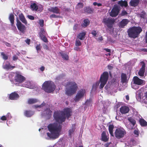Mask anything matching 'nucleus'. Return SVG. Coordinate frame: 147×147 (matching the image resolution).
Segmentation results:
<instances>
[{
	"label": "nucleus",
	"mask_w": 147,
	"mask_h": 147,
	"mask_svg": "<svg viewBox=\"0 0 147 147\" xmlns=\"http://www.w3.org/2000/svg\"><path fill=\"white\" fill-rule=\"evenodd\" d=\"M107 67L110 70L112 69L113 68V66L110 65H109L107 66Z\"/></svg>",
	"instance_id": "bf43d9fd"
},
{
	"label": "nucleus",
	"mask_w": 147,
	"mask_h": 147,
	"mask_svg": "<svg viewBox=\"0 0 147 147\" xmlns=\"http://www.w3.org/2000/svg\"><path fill=\"white\" fill-rule=\"evenodd\" d=\"M142 31V29L140 27H132L129 29L128 34L130 37L135 38L138 37Z\"/></svg>",
	"instance_id": "20e7f679"
},
{
	"label": "nucleus",
	"mask_w": 147,
	"mask_h": 147,
	"mask_svg": "<svg viewBox=\"0 0 147 147\" xmlns=\"http://www.w3.org/2000/svg\"><path fill=\"white\" fill-rule=\"evenodd\" d=\"M36 50L38 51V50H39L40 49V45H37L36 47Z\"/></svg>",
	"instance_id": "338daca9"
},
{
	"label": "nucleus",
	"mask_w": 147,
	"mask_h": 147,
	"mask_svg": "<svg viewBox=\"0 0 147 147\" xmlns=\"http://www.w3.org/2000/svg\"><path fill=\"white\" fill-rule=\"evenodd\" d=\"M1 55L2 56L3 58L5 60H6L8 59V57L6 55L4 52L1 53Z\"/></svg>",
	"instance_id": "e433bc0d"
},
{
	"label": "nucleus",
	"mask_w": 147,
	"mask_h": 147,
	"mask_svg": "<svg viewBox=\"0 0 147 147\" xmlns=\"http://www.w3.org/2000/svg\"><path fill=\"white\" fill-rule=\"evenodd\" d=\"M102 22L109 28L112 27L114 20L113 19L105 18L103 19Z\"/></svg>",
	"instance_id": "6e6552de"
},
{
	"label": "nucleus",
	"mask_w": 147,
	"mask_h": 147,
	"mask_svg": "<svg viewBox=\"0 0 147 147\" xmlns=\"http://www.w3.org/2000/svg\"><path fill=\"white\" fill-rule=\"evenodd\" d=\"M127 12L125 10H123L121 12V15L122 16H124L127 15Z\"/></svg>",
	"instance_id": "5fc2aeb1"
},
{
	"label": "nucleus",
	"mask_w": 147,
	"mask_h": 147,
	"mask_svg": "<svg viewBox=\"0 0 147 147\" xmlns=\"http://www.w3.org/2000/svg\"><path fill=\"white\" fill-rule=\"evenodd\" d=\"M83 5L82 3H78V4L77 7L78 8H81V7H83Z\"/></svg>",
	"instance_id": "603ef678"
},
{
	"label": "nucleus",
	"mask_w": 147,
	"mask_h": 147,
	"mask_svg": "<svg viewBox=\"0 0 147 147\" xmlns=\"http://www.w3.org/2000/svg\"><path fill=\"white\" fill-rule=\"evenodd\" d=\"M129 110V108L127 106H122L120 109V112L122 114L127 113Z\"/></svg>",
	"instance_id": "dca6fc26"
},
{
	"label": "nucleus",
	"mask_w": 147,
	"mask_h": 147,
	"mask_svg": "<svg viewBox=\"0 0 147 147\" xmlns=\"http://www.w3.org/2000/svg\"><path fill=\"white\" fill-rule=\"evenodd\" d=\"M50 17L51 18H56L57 16L55 14H52L50 15Z\"/></svg>",
	"instance_id": "4d7b16f0"
},
{
	"label": "nucleus",
	"mask_w": 147,
	"mask_h": 147,
	"mask_svg": "<svg viewBox=\"0 0 147 147\" xmlns=\"http://www.w3.org/2000/svg\"><path fill=\"white\" fill-rule=\"evenodd\" d=\"M138 75L140 76V77L142 78H143L144 77L146 76V74H145V76H144V74H138Z\"/></svg>",
	"instance_id": "13d9d810"
},
{
	"label": "nucleus",
	"mask_w": 147,
	"mask_h": 147,
	"mask_svg": "<svg viewBox=\"0 0 147 147\" xmlns=\"http://www.w3.org/2000/svg\"><path fill=\"white\" fill-rule=\"evenodd\" d=\"M75 45L76 46H80L81 45V43L79 40H76Z\"/></svg>",
	"instance_id": "a19ab883"
},
{
	"label": "nucleus",
	"mask_w": 147,
	"mask_h": 147,
	"mask_svg": "<svg viewBox=\"0 0 147 147\" xmlns=\"http://www.w3.org/2000/svg\"><path fill=\"white\" fill-rule=\"evenodd\" d=\"M26 80V78L22 75L21 74H16L15 77V80L16 82L19 83H22Z\"/></svg>",
	"instance_id": "1a4fd4ad"
},
{
	"label": "nucleus",
	"mask_w": 147,
	"mask_h": 147,
	"mask_svg": "<svg viewBox=\"0 0 147 147\" xmlns=\"http://www.w3.org/2000/svg\"><path fill=\"white\" fill-rule=\"evenodd\" d=\"M126 134V132L124 129L118 128L116 129L114 135L116 138L119 139L123 138Z\"/></svg>",
	"instance_id": "39448f33"
},
{
	"label": "nucleus",
	"mask_w": 147,
	"mask_h": 147,
	"mask_svg": "<svg viewBox=\"0 0 147 147\" xmlns=\"http://www.w3.org/2000/svg\"><path fill=\"white\" fill-rule=\"evenodd\" d=\"M109 74H102L100 76V82L99 88H103L107 81Z\"/></svg>",
	"instance_id": "423d86ee"
},
{
	"label": "nucleus",
	"mask_w": 147,
	"mask_h": 147,
	"mask_svg": "<svg viewBox=\"0 0 147 147\" xmlns=\"http://www.w3.org/2000/svg\"><path fill=\"white\" fill-rule=\"evenodd\" d=\"M129 20L127 19H123L120 23L119 26L121 28H123L126 26L129 22Z\"/></svg>",
	"instance_id": "a211bd4d"
},
{
	"label": "nucleus",
	"mask_w": 147,
	"mask_h": 147,
	"mask_svg": "<svg viewBox=\"0 0 147 147\" xmlns=\"http://www.w3.org/2000/svg\"><path fill=\"white\" fill-rule=\"evenodd\" d=\"M65 113V116L67 119H68L71 116V111L70 109L69 108H67L64 109L63 111Z\"/></svg>",
	"instance_id": "aec40b11"
},
{
	"label": "nucleus",
	"mask_w": 147,
	"mask_h": 147,
	"mask_svg": "<svg viewBox=\"0 0 147 147\" xmlns=\"http://www.w3.org/2000/svg\"><path fill=\"white\" fill-rule=\"evenodd\" d=\"M1 119L3 121H5L7 119L6 116L3 115L1 117Z\"/></svg>",
	"instance_id": "de8ad7c7"
},
{
	"label": "nucleus",
	"mask_w": 147,
	"mask_h": 147,
	"mask_svg": "<svg viewBox=\"0 0 147 147\" xmlns=\"http://www.w3.org/2000/svg\"><path fill=\"white\" fill-rule=\"evenodd\" d=\"M61 56L62 58L66 60H67L69 59V56L67 54L62 53H61Z\"/></svg>",
	"instance_id": "f704fd0d"
},
{
	"label": "nucleus",
	"mask_w": 147,
	"mask_h": 147,
	"mask_svg": "<svg viewBox=\"0 0 147 147\" xmlns=\"http://www.w3.org/2000/svg\"><path fill=\"white\" fill-rule=\"evenodd\" d=\"M44 20H40L39 21V24L41 26H43Z\"/></svg>",
	"instance_id": "3c124183"
},
{
	"label": "nucleus",
	"mask_w": 147,
	"mask_h": 147,
	"mask_svg": "<svg viewBox=\"0 0 147 147\" xmlns=\"http://www.w3.org/2000/svg\"><path fill=\"white\" fill-rule=\"evenodd\" d=\"M56 88L54 83L51 81H45L42 84V89L47 93L53 92Z\"/></svg>",
	"instance_id": "f03ea898"
},
{
	"label": "nucleus",
	"mask_w": 147,
	"mask_h": 147,
	"mask_svg": "<svg viewBox=\"0 0 147 147\" xmlns=\"http://www.w3.org/2000/svg\"><path fill=\"white\" fill-rule=\"evenodd\" d=\"M33 11H36L38 9V6L35 3L32 4L30 5Z\"/></svg>",
	"instance_id": "2f4dec72"
},
{
	"label": "nucleus",
	"mask_w": 147,
	"mask_h": 147,
	"mask_svg": "<svg viewBox=\"0 0 147 147\" xmlns=\"http://www.w3.org/2000/svg\"><path fill=\"white\" fill-rule=\"evenodd\" d=\"M9 19L11 23L12 24V25H13V23H14V15L12 13L10 14L9 17Z\"/></svg>",
	"instance_id": "72a5a7b5"
},
{
	"label": "nucleus",
	"mask_w": 147,
	"mask_h": 147,
	"mask_svg": "<svg viewBox=\"0 0 147 147\" xmlns=\"http://www.w3.org/2000/svg\"><path fill=\"white\" fill-rule=\"evenodd\" d=\"M16 26L19 31L22 32H24L26 29V27L18 20L17 21Z\"/></svg>",
	"instance_id": "f8f14e48"
},
{
	"label": "nucleus",
	"mask_w": 147,
	"mask_h": 147,
	"mask_svg": "<svg viewBox=\"0 0 147 147\" xmlns=\"http://www.w3.org/2000/svg\"><path fill=\"white\" fill-rule=\"evenodd\" d=\"M98 41H101L102 40V36H101L99 38H98L96 39Z\"/></svg>",
	"instance_id": "0e129e2a"
},
{
	"label": "nucleus",
	"mask_w": 147,
	"mask_h": 147,
	"mask_svg": "<svg viewBox=\"0 0 147 147\" xmlns=\"http://www.w3.org/2000/svg\"><path fill=\"white\" fill-rule=\"evenodd\" d=\"M99 84L98 82H96L95 84H94L92 86L93 89H96L98 87Z\"/></svg>",
	"instance_id": "4c0bfd02"
},
{
	"label": "nucleus",
	"mask_w": 147,
	"mask_h": 147,
	"mask_svg": "<svg viewBox=\"0 0 147 147\" xmlns=\"http://www.w3.org/2000/svg\"><path fill=\"white\" fill-rule=\"evenodd\" d=\"M111 144V142L107 143L105 145V147H110V144Z\"/></svg>",
	"instance_id": "864d4df0"
},
{
	"label": "nucleus",
	"mask_w": 147,
	"mask_h": 147,
	"mask_svg": "<svg viewBox=\"0 0 147 147\" xmlns=\"http://www.w3.org/2000/svg\"><path fill=\"white\" fill-rule=\"evenodd\" d=\"M38 11H41L43 9V7L42 5H39L38 6Z\"/></svg>",
	"instance_id": "09e8293b"
},
{
	"label": "nucleus",
	"mask_w": 147,
	"mask_h": 147,
	"mask_svg": "<svg viewBox=\"0 0 147 147\" xmlns=\"http://www.w3.org/2000/svg\"><path fill=\"white\" fill-rule=\"evenodd\" d=\"M145 70V68H141L138 74H144Z\"/></svg>",
	"instance_id": "37998d69"
},
{
	"label": "nucleus",
	"mask_w": 147,
	"mask_h": 147,
	"mask_svg": "<svg viewBox=\"0 0 147 147\" xmlns=\"http://www.w3.org/2000/svg\"><path fill=\"white\" fill-rule=\"evenodd\" d=\"M75 124H72L71 128L69 131V135L70 138H72V135L74 134V132L75 130Z\"/></svg>",
	"instance_id": "f3484780"
},
{
	"label": "nucleus",
	"mask_w": 147,
	"mask_h": 147,
	"mask_svg": "<svg viewBox=\"0 0 147 147\" xmlns=\"http://www.w3.org/2000/svg\"><path fill=\"white\" fill-rule=\"evenodd\" d=\"M109 137L106 135V133L103 131L101 134V140L104 142H107L109 140Z\"/></svg>",
	"instance_id": "6ab92c4d"
},
{
	"label": "nucleus",
	"mask_w": 147,
	"mask_h": 147,
	"mask_svg": "<svg viewBox=\"0 0 147 147\" xmlns=\"http://www.w3.org/2000/svg\"><path fill=\"white\" fill-rule=\"evenodd\" d=\"M53 117L55 121L59 123H55L49 124L47 127L50 133L48 132L47 135L50 138L55 139L59 136L62 129L61 124L65 121L66 117L64 112L60 111H55L53 114Z\"/></svg>",
	"instance_id": "f257e3e1"
},
{
	"label": "nucleus",
	"mask_w": 147,
	"mask_h": 147,
	"mask_svg": "<svg viewBox=\"0 0 147 147\" xmlns=\"http://www.w3.org/2000/svg\"><path fill=\"white\" fill-rule=\"evenodd\" d=\"M30 41V40L29 39H27L26 40H25L26 42L28 45H29Z\"/></svg>",
	"instance_id": "680f3d73"
},
{
	"label": "nucleus",
	"mask_w": 147,
	"mask_h": 147,
	"mask_svg": "<svg viewBox=\"0 0 147 147\" xmlns=\"http://www.w3.org/2000/svg\"><path fill=\"white\" fill-rule=\"evenodd\" d=\"M140 64L142 66L141 68H145V64L143 61H142L140 62Z\"/></svg>",
	"instance_id": "a18cd8bd"
},
{
	"label": "nucleus",
	"mask_w": 147,
	"mask_h": 147,
	"mask_svg": "<svg viewBox=\"0 0 147 147\" xmlns=\"http://www.w3.org/2000/svg\"><path fill=\"white\" fill-rule=\"evenodd\" d=\"M93 5L94 6H97L98 7L101 6L102 5L100 3H98L97 2H94L93 3Z\"/></svg>",
	"instance_id": "49530a36"
},
{
	"label": "nucleus",
	"mask_w": 147,
	"mask_h": 147,
	"mask_svg": "<svg viewBox=\"0 0 147 147\" xmlns=\"http://www.w3.org/2000/svg\"><path fill=\"white\" fill-rule=\"evenodd\" d=\"M90 24V21L88 19H85L84 20V22L82 24V26L84 27L87 26Z\"/></svg>",
	"instance_id": "473e14b6"
},
{
	"label": "nucleus",
	"mask_w": 147,
	"mask_h": 147,
	"mask_svg": "<svg viewBox=\"0 0 147 147\" xmlns=\"http://www.w3.org/2000/svg\"><path fill=\"white\" fill-rule=\"evenodd\" d=\"M66 86L69 87L67 88L65 92L66 94L71 95L74 93L78 88L77 85L74 82H67Z\"/></svg>",
	"instance_id": "7ed1b4c3"
},
{
	"label": "nucleus",
	"mask_w": 147,
	"mask_h": 147,
	"mask_svg": "<svg viewBox=\"0 0 147 147\" xmlns=\"http://www.w3.org/2000/svg\"><path fill=\"white\" fill-rule=\"evenodd\" d=\"M18 59V57L14 55L13 56V60L15 61L17 60Z\"/></svg>",
	"instance_id": "052dcab7"
},
{
	"label": "nucleus",
	"mask_w": 147,
	"mask_h": 147,
	"mask_svg": "<svg viewBox=\"0 0 147 147\" xmlns=\"http://www.w3.org/2000/svg\"><path fill=\"white\" fill-rule=\"evenodd\" d=\"M49 9L50 11L54 13H59V9L58 7H51L49 8Z\"/></svg>",
	"instance_id": "393cba45"
},
{
	"label": "nucleus",
	"mask_w": 147,
	"mask_h": 147,
	"mask_svg": "<svg viewBox=\"0 0 147 147\" xmlns=\"http://www.w3.org/2000/svg\"><path fill=\"white\" fill-rule=\"evenodd\" d=\"M114 128V125L113 124H110L109 126V131L110 135L113 137H114V135L113 132V130Z\"/></svg>",
	"instance_id": "4be33fe9"
},
{
	"label": "nucleus",
	"mask_w": 147,
	"mask_h": 147,
	"mask_svg": "<svg viewBox=\"0 0 147 147\" xmlns=\"http://www.w3.org/2000/svg\"><path fill=\"white\" fill-rule=\"evenodd\" d=\"M5 44L7 47H10L11 46V45L9 43L7 42H5Z\"/></svg>",
	"instance_id": "774afa93"
},
{
	"label": "nucleus",
	"mask_w": 147,
	"mask_h": 147,
	"mask_svg": "<svg viewBox=\"0 0 147 147\" xmlns=\"http://www.w3.org/2000/svg\"><path fill=\"white\" fill-rule=\"evenodd\" d=\"M11 25L12 26V29H13V30H15L16 29V28L14 24V23H13V25H12V24H11Z\"/></svg>",
	"instance_id": "e2e57ef3"
},
{
	"label": "nucleus",
	"mask_w": 147,
	"mask_h": 147,
	"mask_svg": "<svg viewBox=\"0 0 147 147\" xmlns=\"http://www.w3.org/2000/svg\"><path fill=\"white\" fill-rule=\"evenodd\" d=\"M39 34L40 37L41 39L45 42H47V40L45 37L46 33L43 29L41 30L39 32Z\"/></svg>",
	"instance_id": "4468645a"
},
{
	"label": "nucleus",
	"mask_w": 147,
	"mask_h": 147,
	"mask_svg": "<svg viewBox=\"0 0 147 147\" xmlns=\"http://www.w3.org/2000/svg\"><path fill=\"white\" fill-rule=\"evenodd\" d=\"M28 18L30 20H34V17L32 16L28 15Z\"/></svg>",
	"instance_id": "6e6d98bb"
},
{
	"label": "nucleus",
	"mask_w": 147,
	"mask_h": 147,
	"mask_svg": "<svg viewBox=\"0 0 147 147\" xmlns=\"http://www.w3.org/2000/svg\"><path fill=\"white\" fill-rule=\"evenodd\" d=\"M86 105L87 106L91 105V101L90 100H87L85 102Z\"/></svg>",
	"instance_id": "ea45409f"
},
{
	"label": "nucleus",
	"mask_w": 147,
	"mask_h": 147,
	"mask_svg": "<svg viewBox=\"0 0 147 147\" xmlns=\"http://www.w3.org/2000/svg\"><path fill=\"white\" fill-rule=\"evenodd\" d=\"M141 125L143 127L147 126V122L143 119H141L139 120Z\"/></svg>",
	"instance_id": "a878e982"
},
{
	"label": "nucleus",
	"mask_w": 147,
	"mask_h": 147,
	"mask_svg": "<svg viewBox=\"0 0 147 147\" xmlns=\"http://www.w3.org/2000/svg\"><path fill=\"white\" fill-rule=\"evenodd\" d=\"M119 11L117 6L115 5L110 13V15L112 17H115L118 15Z\"/></svg>",
	"instance_id": "9b49d317"
},
{
	"label": "nucleus",
	"mask_w": 147,
	"mask_h": 147,
	"mask_svg": "<svg viewBox=\"0 0 147 147\" xmlns=\"http://www.w3.org/2000/svg\"><path fill=\"white\" fill-rule=\"evenodd\" d=\"M45 69V67L43 66H42V67H41L40 68V69L41 71H43Z\"/></svg>",
	"instance_id": "69168bd1"
},
{
	"label": "nucleus",
	"mask_w": 147,
	"mask_h": 147,
	"mask_svg": "<svg viewBox=\"0 0 147 147\" xmlns=\"http://www.w3.org/2000/svg\"><path fill=\"white\" fill-rule=\"evenodd\" d=\"M133 82L134 84L138 85H144L145 84L144 80L140 79L137 76L134 77Z\"/></svg>",
	"instance_id": "9d476101"
},
{
	"label": "nucleus",
	"mask_w": 147,
	"mask_h": 147,
	"mask_svg": "<svg viewBox=\"0 0 147 147\" xmlns=\"http://www.w3.org/2000/svg\"><path fill=\"white\" fill-rule=\"evenodd\" d=\"M139 2V0H131L129 4L131 6L135 7L138 5Z\"/></svg>",
	"instance_id": "412c9836"
},
{
	"label": "nucleus",
	"mask_w": 147,
	"mask_h": 147,
	"mask_svg": "<svg viewBox=\"0 0 147 147\" xmlns=\"http://www.w3.org/2000/svg\"><path fill=\"white\" fill-rule=\"evenodd\" d=\"M38 101V100L35 98H30L28 101V103L29 104H34L37 102Z\"/></svg>",
	"instance_id": "c85d7f7f"
},
{
	"label": "nucleus",
	"mask_w": 147,
	"mask_h": 147,
	"mask_svg": "<svg viewBox=\"0 0 147 147\" xmlns=\"http://www.w3.org/2000/svg\"><path fill=\"white\" fill-rule=\"evenodd\" d=\"M19 97V95L16 92H12L10 94L9 97V99L11 100H17Z\"/></svg>",
	"instance_id": "2eb2a0df"
},
{
	"label": "nucleus",
	"mask_w": 147,
	"mask_h": 147,
	"mask_svg": "<svg viewBox=\"0 0 147 147\" xmlns=\"http://www.w3.org/2000/svg\"><path fill=\"white\" fill-rule=\"evenodd\" d=\"M6 116L7 117V119H9L11 117V114H10V113H8L7 114V115H6Z\"/></svg>",
	"instance_id": "8fccbe9b"
},
{
	"label": "nucleus",
	"mask_w": 147,
	"mask_h": 147,
	"mask_svg": "<svg viewBox=\"0 0 147 147\" xmlns=\"http://www.w3.org/2000/svg\"><path fill=\"white\" fill-rule=\"evenodd\" d=\"M91 33L92 34L93 36L94 37H96L97 34V32L96 31L93 30L92 31Z\"/></svg>",
	"instance_id": "c03bdc74"
},
{
	"label": "nucleus",
	"mask_w": 147,
	"mask_h": 147,
	"mask_svg": "<svg viewBox=\"0 0 147 147\" xmlns=\"http://www.w3.org/2000/svg\"><path fill=\"white\" fill-rule=\"evenodd\" d=\"M128 120L134 126L135 125L136 123V121L134 118L131 117H129L128 118Z\"/></svg>",
	"instance_id": "7c9ffc66"
},
{
	"label": "nucleus",
	"mask_w": 147,
	"mask_h": 147,
	"mask_svg": "<svg viewBox=\"0 0 147 147\" xmlns=\"http://www.w3.org/2000/svg\"><path fill=\"white\" fill-rule=\"evenodd\" d=\"M128 74H121V82L122 84L127 83L128 82L129 79L130 78V75Z\"/></svg>",
	"instance_id": "ddd939ff"
},
{
	"label": "nucleus",
	"mask_w": 147,
	"mask_h": 147,
	"mask_svg": "<svg viewBox=\"0 0 147 147\" xmlns=\"http://www.w3.org/2000/svg\"><path fill=\"white\" fill-rule=\"evenodd\" d=\"M45 103L43 102L40 105H35V107L36 108H37L38 107L41 108L43 107L45 105Z\"/></svg>",
	"instance_id": "58836bf2"
},
{
	"label": "nucleus",
	"mask_w": 147,
	"mask_h": 147,
	"mask_svg": "<svg viewBox=\"0 0 147 147\" xmlns=\"http://www.w3.org/2000/svg\"><path fill=\"white\" fill-rule=\"evenodd\" d=\"M14 67V66H11L8 63V64H6L4 65L3 66V68L4 69H11V68H13Z\"/></svg>",
	"instance_id": "c9c22d12"
},
{
	"label": "nucleus",
	"mask_w": 147,
	"mask_h": 147,
	"mask_svg": "<svg viewBox=\"0 0 147 147\" xmlns=\"http://www.w3.org/2000/svg\"><path fill=\"white\" fill-rule=\"evenodd\" d=\"M19 18L20 20L25 24H27V22L25 19L24 15L22 13H21L19 15Z\"/></svg>",
	"instance_id": "b1692460"
},
{
	"label": "nucleus",
	"mask_w": 147,
	"mask_h": 147,
	"mask_svg": "<svg viewBox=\"0 0 147 147\" xmlns=\"http://www.w3.org/2000/svg\"><path fill=\"white\" fill-rule=\"evenodd\" d=\"M44 112L46 115L49 116L51 115L52 112L49 108H46Z\"/></svg>",
	"instance_id": "c756f323"
},
{
	"label": "nucleus",
	"mask_w": 147,
	"mask_h": 147,
	"mask_svg": "<svg viewBox=\"0 0 147 147\" xmlns=\"http://www.w3.org/2000/svg\"><path fill=\"white\" fill-rule=\"evenodd\" d=\"M85 90L84 89H81L77 92L74 100L75 102H78L81 98H82L85 94Z\"/></svg>",
	"instance_id": "0eeeda50"
},
{
	"label": "nucleus",
	"mask_w": 147,
	"mask_h": 147,
	"mask_svg": "<svg viewBox=\"0 0 147 147\" xmlns=\"http://www.w3.org/2000/svg\"><path fill=\"white\" fill-rule=\"evenodd\" d=\"M33 114V112L31 111H25L24 112V115L27 117H30Z\"/></svg>",
	"instance_id": "5701e85b"
},
{
	"label": "nucleus",
	"mask_w": 147,
	"mask_h": 147,
	"mask_svg": "<svg viewBox=\"0 0 147 147\" xmlns=\"http://www.w3.org/2000/svg\"><path fill=\"white\" fill-rule=\"evenodd\" d=\"M118 3L121 6L126 7L128 5L127 2L126 1H118Z\"/></svg>",
	"instance_id": "bb28decb"
},
{
	"label": "nucleus",
	"mask_w": 147,
	"mask_h": 147,
	"mask_svg": "<svg viewBox=\"0 0 147 147\" xmlns=\"http://www.w3.org/2000/svg\"><path fill=\"white\" fill-rule=\"evenodd\" d=\"M86 33L85 32H82L80 33L78 36V37L80 40H83L84 38Z\"/></svg>",
	"instance_id": "cd10ccee"
},
{
	"label": "nucleus",
	"mask_w": 147,
	"mask_h": 147,
	"mask_svg": "<svg viewBox=\"0 0 147 147\" xmlns=\"http://www.w3.org/2000/svg\"><path fill=\"white\" fill-rule=\"evenodd\" d=\"M134 134L136 135L135 136L136 137H138L139 136V132L138 130H137L136 129H135L134 132Z\"/></svg>",
	"instance_id": "79ce46f5"
}]
</instances>
